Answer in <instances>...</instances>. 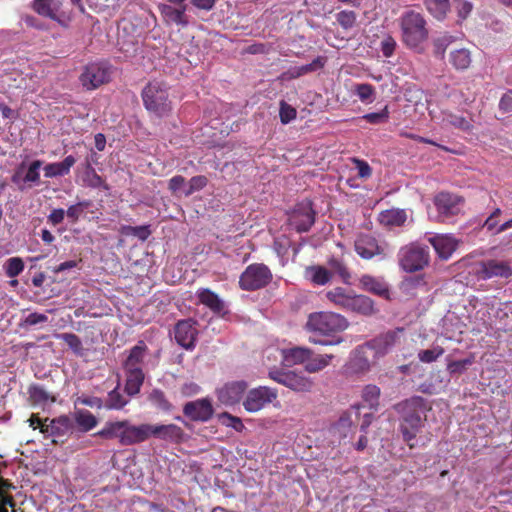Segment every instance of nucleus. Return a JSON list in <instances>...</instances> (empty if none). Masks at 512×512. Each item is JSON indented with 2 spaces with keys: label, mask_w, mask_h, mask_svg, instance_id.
Listing matches in <instances>:
<instances>
[{
  "label": "nucleus",
  "mask_w": 512,
  "mask_h": 512,
  "mask_svg": "<svg viewBox=\"0 0 512 512\" xmlns=\"http://www.w3.org/2000/svg\"><path fill=\"white\" fill-rule=\"evenodd\" d=\"M74 420L81 432H88L98 424V419L88 410L76 411L74 414Z\"/></svg>",
  "instance_id": "obj_42"
},
{
  "label": "nucleus",
  "mask_w": 512,
  "mask_h": 512,
  "mask_svg": "<svg viewBox=\"0 0 512 512\" xmlns=\"http://www.w3.org/2000/svg\"><path fill=\"white\" fill-rule=\"evenodd\" d=\"M445 350L441 346L433 347L432 349L421 350L418 353V358L423 363H432L444 354Z\"/></svg>",
  "instance_id": "obj_54"
},
{
  "label": "nucleus",
  "mask_w": 512,
  "mask_h": 512,
  "mask_svg": "<svg viewBox=\"0 0 512 512\" xmlns=\"http://www.w3.org/2000/svg\"><path fill=\"white\" fill-rule=\"evenodd\" d=\"M169 88L163 81H150L142 90L141 97L145 109L162 118L172 111V102L169 99Z\"/></svg>",
  "instance_id": "obj_3"
},
{
  "label": "nucleus",
  "mask_w": 512,
  "mask_h": 512,
  "mask_svg": "<svg viewBox=\"0 0 512 512\" xmlns=\"http://www.w3.org/2000/svg\"><path fill=\"white\" fill-rule=\"evenodd\" d=\"M208 184V178L204 175L193 176L189 182L188 187L183 191L186 197L192 195L195 192H198L204 189Z\"/></svg>",
  "instance_id": "obj_53"
},
{
  "label": "nucleus",
  "mask_w": 512,
  "mask_h": 512,
  "mask_svg": "<svg viewBox=\"0 0 512 512\" xmlns=\"http://www.w3.org/2000/svg\"><path fill=\"white\" fill-rule=\"evenodd\" d=\"M449 62L457 70H466L472 62L471 53L466 48L453 50L449 55Z\"/></svg>",
  "instance_id": "obj_39"
},
{
  "label": "nucleus",
  "mask_w": 512,
  "mask_h": 512,
  "mask_svg": "<svg viewBox=\"0 0 512 512\" xmlns=\"http://www.w3.org/2000/svg\"><path fill=\"white\" fill-rule=\"evenodd\" d=\"M76 158L68 155L61 162L49 163L44 166V175L47 178L62 177L70 173V169L75 165Z\"/></svg>",
  "instance_id": "obj_30"
},
{
  "label": "nucleus",
  "mask_w": 512,
  "mask_h": 512,
  "mask_svg": "<svg viewBox=\"0 0 512 512\" xmlns=\"http://www.w3.org/2000/svg\"><path fill=\"white\" fill-rule=\"evenodd\" d=\"M184 415L192 421L207 422L213 416L212 403L207 398L187 402L183 407Z\"/></svg>",
  "instance_id": "obj_13"
},
{
  "label": "nucleus",
  "mask_w": 512,
  "mask_h": 512,
  "mask_svg": "<svg viewBox=\"0 0 512 512\" xmlns=\"http://www.w3.org/2000/svg\"><path fill=\"white\" fill-rule=\"evenodd\" d=\"M422 427V420L420 416H409L408 418L401 419L400 432L404 442L407 443L410 449H414L416 444L413 442L420 432Z\"/></svg>",
  "instance_id": "obj_23"
},
{
  "label": "nucleus",
  "mask_w": 512,
  "mask_h": 512,
  "mask_svg": "<svg viewBox=\"0 0 512 512\" xmlns=\"http://www.w3.org/2000/svg\"><path fill=\"white\" fill-rule=\"evenodd\" d=\"M327 264L331 270L339 275L344 284H350L351 273L342 258L331 256Z\"/></svg>",
  "instance_id": "obj_46"
},
{
  "label": "nucleus",
  "mask_w": 512,
  "mask_h": 512,
  "mask_svg": "<svg viewBox=\"0 0 512 512\" xmlns=\"http://www.w3.org/2000/svg\"><path fill=\"white\" fill-rule=\"evenodd\" d=\"M354 247L356 253L365 260L372 259L384 252L377 239L369 234H360L355 240Z\"/></svg>",
  "instance_id": "obj_18"
},
{
  "label": "nucleus",
  "mask_w": 512,
  "mask_h": 512,
  "mask_svg": "<svg viewBox=\"0 0 512 512\" xmlns=\"http://www.w3.org/2000/svg\"><path fill=\"white\" fill-rule=\"evenodd\" d=\"M476 276L482 280L492 278L509 279L512 277V266L508 260L487 259L478 263Z\"/></svg>",
  "instance_id": "obj_11"
},
{
  "label": "nucleus",
  "mask_w": 512,
  "mask_h": 512,
  "mask_svg": "<svg viewBox=\"0 0 512 512\" xmlns=\"http://www.w3.org/2000/svg\"><path fill=\"white\" fill-rule=\"evenodd\" d=\"M353 294L343 287H335L326 293V298L336 307L348 311Z\"/></svg>",
  "instance_id": "obj_34"
},
{
  "label": "nucleus",
  "mask_w": 512,
  "mask_h": 512,
  "mask_svg": "<svg viewBox=\"0 0 512 512\" xmlns=\"http://www.w3.org/2000/svg\"><path fill=\"white\" fill-rule=\"evenodd\" d=\"M76 404H81L85 406H89L91 408L102 409L104 407V403L101 398L95 396H80L75 400Z\"/></svg>",
  "instance_id": "obj_62"
},
{
  "label": "nucleus",
  "mask_w": 512,
  "mask_h": 512,
  "mask_svg": "<svg viewBox=\"0 0 512 512\" xmlns=\"http://www.w3.org/2000/svg\"><path fill=\"white\" fill-rule=\"evenodd\" d=\"M4 270L7 277L15 278L24 270V262L20 257H11L5 262Z\"/></svg>",
  "instance_id": "obj_51"
},
{
  "label": "nucleus",
  "mask_w": 512,
  "mask_h": 512,
  "mask_svg": "<svg viewBox=\"0 0 512 512\" xmlns=\"http://www.w3.org/2000/svg\"><path fill=\"white\" fill-rule=\"evenodd\" d=\"M464 198L450 192H440L435 195L433 203L438 212V217L442 220L449 219L461 213Z\"/></svg>",
  "instance_id": "obj_10"
},
{
  "label": "nucleus",
  "mask_w": 512,
  "mask_h": 512,
  "mask_svg": "<svg viewBox=\"0 0 512 512\" xmlns=\"http://www.w3.org/2000/svg\"><path fill=\"white\" fill-rule=\"evenodd\" d=\"M396 46H397V43H396L395 39L392 36L387 35L381 41V51H382V54L385 57H391L394 54V52H395Z\"/></svg>",
  "instance_id": "obj_64"
},
{
  "label": "nucleus",
  "mask_w": 512,
  "mask_h": 512,
  "mask_svg": "<svg viewBox=\"0 0 512 512\" xmlns=\"http://www.w3.org/2000/svg\"><path fill=\"white\" fill-rule=\"evenodd\" d=\"M151 438V424L143 423L133 425L125 420L124 435L122 437V446H132L147 441Z\"/></svg>",
  "instance_id": "obj_16"
},
{
  "label": "nucleus",
  "mask_w": 512,
  "mask_h": 512,
  "mask_svg": "<svg viewBox=\"0 0 512 512\" xmlns=\"http://www.w3.org/2000/svg\"><path fill=\"white\" fill-rule=\"evenodd\" d=\"M430 263L429 247L417 242L409 243L400 248L398 264L407 273H414L425 269Z\"/></svg>",
  "instance_id": "obj_4"
},
{
  "label": "nucleus",
  "mask_w": 512,
  "mask_h": 512,
  "mask_svg": "<svg viewBox=\"0 0 512 512\" xmlns=\"http://www.w3.org/2000/svg\"><path fill=\"white\" fill-rule=\"evenodd\" d=\"M429 242L435 249L439 258L443 260H448L456 251L458 246V241L454 237L448 235H436L429 238Z\"/></svg>",
  "instance_id": "obj_24"
},
{
  "label": "nucleus",
  "mask_w": 512,
  "mask_h": 512,
  "mask_svg": "<svg viewBox=\"0 0 512 512\" xmlns=\"http://www.w3.org/2000/svg\"><path fill=\"white\" fill-rule=\"evenodd\" d=\"M111 77L110 66L105 62H92L83 67L79 76L82 87L88 91L95 90L108 83Z\"/></svg>",
  "instance_id": "obj_8"
},
{
  "label": "nucleus",
  "mask_w": 512,
  "mask_h": 512,
  "mask_svg": "<svg viewBox=\"0 0 512 512\" xmlns=\"http://www.w3.org/2000/svg\"><path fill=\"white\" fill-rule=\"evenodd\" d=\"M312 355L313 350L308 347L295 346L282 350L283 361L288 365H305Z\"/></svg>",
  "instance_id": "obj_29"
},
{
  "label": "nucleus",
  "mask_w": 512,
  "mask_h": 512,
  "mask_svg": "<svg viewBox=\"0 0 512 512\" xmlns=\"http://www.w3.org/2000/svg\"><path fill=\"white\" fill-rule=\"evenodd\" d=\"M272 272L262 263H253L246 267L239 278V287L244 291H255L267 286L272 280Z\"/></svg>",
  "instance_id": "obj_7"
},
{
  "label": "nucleus",
  "mask_w": 512,
  "mask_h": 512,
  "mask_svg": "<svg viewBox=\"0 0 512 512\" xmlns=\"http://www.w3.org/2000/svg\"><path fill=\"white\" fill-rule=\"evenodd\" d=\"M73 428V419L68 415H60L56 418L49 419L48 424L41 426V433L45 436L60 438L71 433Z\"/></svg>",
  "instance_id": "obj_17"
},
{
  "label": "nucleus",
  "mask_w": 512,
  "mask_h": 512,
  "mask_svg": "<svg viewBox=\"0 0 512 512\" xmlns=\"http://www.w3.org/2000/svg\"><path fill=\"white\" fill-rule=\"evenodd\" d=\"M348 311L361 314L364 316H370L375 313L374 301L362 294H353Z\"/></svg>",
  "instance_id": "obj_32"
},
{
  "label": "nucleus",
  "mask_w": 512,
  "mask_h": 512,
  "mask_svg": "<svg viewBox=\"0 0 512 512\" xmlns=\"http://www.w3.org/2000/svg\"><path fill=\"white\" fill-rule=\"evenodd\" d=\"M306 277L318 286H324L332 279V273L327 268L321 265H312L305 270Z\"/></svg>",
  "instance_id": "obj_37"
},
{
  "label": "nucleus",
  "mask_w": 512,
  "mask_h": 512,
  "mask_svg": "<svg viewBox=\"0 0 512 512\" xmlns=\"http://www.w3.org/2000/svg\"><path fill=\"white\" fill-rule=\"evenodd\" d=\"M407 215L404 210L391 209L383 211L379 216V221L384 226H401L405 223Z\"/></svg>",
  "instance_id": "obj_40"
},
{
  "label": "nucleus",
  "mask_w": 512,
  "mask_h": 512,
  "mask_svg": "<svg viewBox=\"0 0 512 512\" xmlns=\"http://www.w3.org/2000/svg\"><path fill=\"white\" fill-rule=\"evenodd\" d=\"M148 400L154 407L161 411L170 412L173 409L172 403L160 389H153L148 396Z\"/></svg>",
  "instance_id": "obj_47"
},
{
  "label": "nucleus",
  "mask_w": 512,
  "mask_h": 512,
  "mask_svg": "<svg viewBox=\"0 0 512 512\" xmlns=\"http://www.w3.org/2000/svg\"><path fill=\"white\" fill-rule=\"evenodd\" d=\"M442 123L463 132H470L473 129L472 120L470 118L448 110L442 112Z\"/></svg>",
  "instance_id": "obj_33"
},
{
  "label": "nucleus",
  "mask_w": 512,
  "mask_h": 512,
  "mask_svg": "<svg viewBox=\"0 0 512 512\" xmlns=\"http://www.w3.org/2000/svg\"><path fill=\"white\" fill-rule=\"evenodd\" d=\"M327 62V58L325 56H318L311 63L290 68L288 71L282 73V79H296L303 75L318 71L324 68Z\"/></svg>",
  "instance_id": "obj_27"
},
{
  "label": "nucleus",
  "mask_w": 512,
  "mask_h": 512,
  "mask_svg": "<svg viewBox=\"0 0 512 512\" xmlns=\"http://www.w3.org/2000/svg\"><path fill=\"white\" fill-rule=\"evenodd\" d=\"M381 390L377 385L368 384L362 389V400L366 405L373 410H377L379 406V399Z\"/></svg>",
  "instance_id": "obj_44"
},
{
  "label": "nucleus",
  "mask_w": 512,
  "mask_h": 512,
  "mask_svg": "<svg viewBox=\"0 0 512 512\" xmlns=\"http://www.w3.org/2000/svg\"><path fill=\"white\" fill-rule=\"evenodd\" d=\"M158 9L166 23L176 24L182 28L189 25V19L186 15L187 5L183 4L179 8H176L172 5L160 4Z\"/></svg>",
  "instance_id": "obj_21"
},
{
  "label": "nucleus",
  "mask_w": 512,
  "mask_h": 512,
  "mask_svg": "<svg viewBox=\"0 0 512 512\" xmlns=\"http://www.w3.org/2000/svg\"><path fill=\"white\" fill-rule=\"evenodd\" d=\"M359 284L361 289L364 291L383 297L385 299H389L390 297L389 286L383 278L364 274L360 277Z\"/></svg>",
  "instance_id": "obj_22"
},
{
  "label": "nucleus",
  "mask_w": 512,
  "mask_h": 512,
  "mask_svg": "<svg viewBox=\"0 0 512 512\" xmlns=\"http://www.w3.org/2000/svg\"><path fill=\"white\" fill-rule=\"evenodd\" d=\"M91 202L88 200L78 202L74 205L68 207L66 214L69 219H71L72 223L78 221L79 217L84 213V211L90 207Z\"/></svg>",
  "instance_id": "obj_55"
},
{
  "label": "nucleus",
  "mask_w": 512,
  "mask_h": 512,
  "mask_svg": "<svg viewBox=\"0 0 512 512\" xmlns=\"http://www.w3.org/2000/svg\"><path fill=\"white\" fill-rule=\"evenodd\" d=\"M315 211L311 202L301 203L294 210L292 222L298 232H307L315 222Z\"/></svg>",
  "instance_id": "obj_19"
},
{
  "label": "nucleus",
  "mask_w": 512,
  "mask_h": 512,
  "mask_svg": "<svg viewBox=\"0 0 512 512\" xmlns=\"http://www.w3.org/2000/svg\"><path fill=\"white\" fill-rule=\"evenodd\" d=\"M247 388L244 380L227 382L217 390V398L224 405H234L242 400Z\"/></svg>",
  "instance_id": "obj_14"
},
{
  "label": "nucleus",
  "mask_w": 512,
  "mask_h": 512,
  "mask_svg": "<svg viewBox=\"0 0 512 512\" xmlns=\"http://www.w3.org/2000/svg\"><path fill=\"white\" fill-rule=\"evenodd\" d=\"M356 95L362 102L372 101V96L375 93V89L371 84L362 83L358 84L355 89Z\"/></svg>",
  "instance_id": "obj_59"
},
{
  "label": "nucleus",
  "mask_w": 512,
  "mask_h": 512,
  "mask_svg": "<svg viewBox=\"0 0 512 512\" xmlns=\"http://www.w3.org/2000/svg\"><path fill=\"white\" fill-rule=\"evenodd\" d=\"M374 353L366 343L357 346L349 356L348 361L343 366V374L347 378L359 379L370 372L375 364Z\"/></svg>",
  "instance_id": "obj_6"
},
{
  "label": "nucleus",
  "mask_w": 512,
  "mask_h": 512,
  "mask_svg": "<svg viewBox=\"0 0 512 512\" xmlns=\"http://www.w3.org/2000/svg\"><path fill=\"white\" fill-rule=\"evenodd\" d=\"M197 322L191 318L179 320L174 327V338L178 345L186 350L195 347L198 330Z\"/></svg>",
  "instance_id": "obj_12"
},
{
  "label": "nucleus",
  "mask_w": 512,
  "mask_h": 512,
  "mask_svg": "<svg viewBox=\"0 0 512 512\" xmlns=\"http://www.w3.org/2000/svg\"><path fill=\"white\" fill-rule=\"evenodd\" d=\"M348 327L349 321L343 315L332 311H318L308 315L304 330L310 334V343L335 346L344 341L340 334Z\"/></svg>",
  "instance_id": "obj_1"
},
{
  "label": "nucleus",
  "mask_w": 512,
  "mask_h": 512,
  "mask_svg": "<svg viewBox=\"0 0 512 512\" xmlns=\"http://www.w3.org/2000/svg\"><path fill=\"white\" fill-rule=\"evenodd\" d=\"M395 411L403 418L409 416H420L425 409V399L421 396H414L394 405Z\"/></svg>",
  "instance_id": "obj_26"
},
{
  "label": "nucleus",
  "mask_w": 512,
  "mask_h": 512,
  "mask_svg": "<svg viewBox=\"0 0 512 512\" xmlns=\"http://www.w3.org/2000/svg\"><path fill=\"white\" fill-rule=\"evenodd\" d=\"M42 166L41 160H34L28 167V170L25 174L24 181L25 182H33L37 183L40 179L39 168Z\"/></svg>",
  "instance_id": "obj_60"
},
{
  "label": "nucleus",
  "mask_w": 512,
  "mask_h": 512,
  "mask_svg": "<svg viewBox=\"0 0 512 512\" xmlns=\"http://www.w3.org/2000/svg\"><path fill=\"white\" fill-rule=\"evenodd\" d=\"M428 12L437 20H443L450 8V0H424Z\"/></svg>",
  "instance_id": "obj_43"
},
{
  "label": "nucleus",
  "mask_w": 512,
  "mask_h": 512,
  "mask_svg": "<svg viewBox=\"0 0 512 512\" xmlns=\"http://www.w3.org/2000/svg\"><path fill=\"white\" fill-rule=\"evenodd\" d=\"M222 423L228 427L233 428L237 432H241L244 429V424L239 417L233 416L228 412H223L220 415Z\"/></svg>",
  "instance_id": "obj_58"
},
{
  "label": "nucleus",
  "mask_w": 512,
  "mask_h": 512,
  "mask_svg": "<svg viewBox=\"0 0 512 512\" xmlns=\"http://www.w3.org/2000/svg\"><path fill=\"white\" fill-rule=\"evenodd\" d=\"M64 341L68 347L78 356L83 355V347L81 339L74 333H61L56 336Z\"/></svg>",
  "instance_id": "obj_50"
},
{
  "label": "nucleus",
  "mask_w": 512,
  "mask_h": 512,
  "mask_svg": "<svg viewBox=\"0 0 512 512\" xmlns=\"http://www.w3.org/2000/svg\"><path fill=\"white\" fill-rule=\"evenodd\" d=\"M125 420L107 422L104 427L96 433L97 436L104 439L117 438L122 445V437L124 435Z\"/></svg>",
  "instance_id": "obj_38"
},
{
  "label": "nucleus",
  "mask_w": 512,
  "mask_h": 512,
  "mask_svg": "<svg viewBox=\"0 0 512 512\" xmlns=\"http://www.w3.org/2000/svg\"><path fill=\"white\" fill-rule=\"evenodd\" d=\"M472 362L473 360L470 358L452 361L448 363L447 370L450 374H460L465 371L466 368L472 364Z\"/></svg>",
  "instance_id": "obj_63"
},
{
  "label": "nucleus",
  "mask_w": 512,
  "mask_h": 512,
  "mask_svg": "<svg viewBox=\"0 0 512 512\" xmlns=\"http://www.w3.org/2000/svg\"><path fill=\"white\" fill-rule=\"evenodd\" d=\"M356 13L354 11L343 10L336 15L337 22L345 29H351L356 23Z\"/></svg>",
  "instance_id": "obj_56"
},
{
  "label": "nucleus",
  "mask_w": 512,
  "mask_h": 512,
  "mask_svg": "<svg viewBox=\"0 0 512 512\" xmlns=\"http://www.w3.org/2000/svg\"><path fill=\"white\" fill-rule=\"evenodd\" d=\"M334 358L332 354H317L312 355L309 360H307L304 369L308 373H317L325 369Z\"/></svg>",
  "instance_id": "obj_41"
},
{
  "label": "nucleus",
  "mask_w": 512,
  "mask_h": 512,
  "mask_svg": "<svg viewBox=\"0 0 512 512\" xmlns=\"http://www.w3.org/2000/svg\"><path fill=\"white\" fill-rule=\"evenodd\" d=\"M278 397V391L268 386H259L249 390L243 400L247 412L255 413L272 403Z\"/></svg>",
  "instance_id": "obj_9"
},
{
  "label": "nucleus",
  "mask_w": 512,
  "mask_h": 512,
  "mask_svg": "<svg viewBox=\"0 0 512 512\" xmlns=\"http://www.w3.org/2000/svg\"><path fill=\"white\" fill-rule=\"evenodd\" d=\"M455 37L444 33L436 37L432 42L433 54L439 59H444L447 48L455 41Z\"/></svg>",
  "instance_id": "obj_45"
},
{
  "label": "nucleus",
  "mask_w": 512,
  "mask_h": 512,
  "mask_svg": "<svg viewBox=\"0 0 512 512\" xmlns=\"http://www.w3.org/2000/svg\"><path fill=\"white\" fill-rule=\"evenodd\" d=\"M401 41L409 49L420 51L429 37V29L424 15L414 10L404 12L399 18Z\"/></svg>",
  "instance_id": "obj_2"
},
{
  "label": "nucleus",
  "mask_w": 512,
  "mask_h": 512,
  "mask_svg": "<svg viewBox=\"0 0 512 512\" xmlns=\"http://www.w3.org/2000/svg\"><path fill=\"white\" fill-rule=\"evenodd\" d=\"M127 403L128 400L123 397V395L119 392L118 387H116L108 393V398L104 404V407L106 409L120 410Z\"/></svg>",
  "instance_id": "obj_49"
},
{
  "label": "nucleus",
  "mask_w": 512,
  "mask_h": 512,
  "mask_svg": "<svg viewBox=\"0 0 512 512\" xmlns=\"http://www.w3.org/2000/svg\"><path fill=\"white\" fill-rule=\"evenodd\" d=\"M403 329L388 331L373 340L366 342L374 353L373 358L387 354L400 340Z\"/></svg>",
  "instance_id": "obj_15"
},
{
  "label": "nucleus",
  "mask_w": 512,
  "mask_h": 512,
  "mask_svg": "<svg viewBox=\"0 0 512 512\" xmlns=\"http://www.w3.org/2000/svg\"><path fill=\"white\" fill-rule=\"evenodd\" d=\"M185 433L176 424H151V437L172 443H181Z\"/></svg>",
  "instance_id": "obj_20"
},
{
  "label": "nucleus",
  "mask_w": 512,
  "mask_h": 512,
  "mask_svg": "<svg viewBox=\"0 0 512 512\" xmlns=\"http://www.w3.org/2000/svg\"><path fill=\"white\" fill-rule=\"evenodd\" d=\"M453 9L457 14L458 23L463 22L468 18L473 10V4L467 0H453Z\"/></svg>",
  "instance_id": "obj_52"
},
{
  "label": "nucleus",
  "mask_w": 512,
  "mask_h": 512,
  "mask_svg": "<svg viewBox=\"0 0 512 512\" xmlns=\"http://www.w3.org/2000/svg\"><path fill=\"white\" fill-rule=\"evenodd\" d=\"M363 119H365L367 122H369L371 124L384 123L389 119L388 108L385 107L381 112H372V113L365 114L363 116Z\"/></svg>",
  "instance_id": "obj_61"
},
{
  "label": "nucleus",
  "mask_w": 512,
  "mask_h": 512,
  "mask_svg": "<svg viewBox=\"0 0 512 512\" xmlns=\"http://www.w3.org/2000/svg\"><path fill=\"white\" fill-rule=\"evenodd\" d=\"M147 352L148 347L145 342L142 340L138 341V343L129 350L128 356L123 362V368L142 369V364Z\"/></svg>",
  "instance_id": "obj_28"
},
{
  "label": "nucleus",
  "mask_w": 512,
  "mask_h": 512,
  "mask_svg": "<svg viewBox=\"0 0 512 512\" xmlns=\"http://www.w3.org/2000/svg\"><path fill=\"white\" fill-rule=\"evenodd\" d=\"M297 116V111L284 100L280 101L279 117L282 124H288Z\"/></svg>",
  "instance_id": "obj_57"
},
{
  "label": "nucleus",
  "mask_w": 512,
  "mask_h": 512,
  "mask_svg": "<svg viewBox=\"0 0 512 512\" xmlns=\"http://www.w3.org/2000/svg\"><path fill=\"white\" fill-rule=\"evenodd\" d=\"M268 377L297 393L311 392L315 385L312 378L298 370L274 367L269 370Z\"/></svg>",
  "instance_id": "obj_5"
},
{
  "label": "nucleus",
  "mask_w": 512,
  "mask_h": 512,
  "mask_svg": "<svg viewBox=\"0 0 512 512\" xmlns=\"http://www.w3.org/2000/svg\"><path fill=\"white\" fill-rule=\"evenodd\" d=\"M199 303L208 307L212 312L220 314L223 312L225 305L220 297L208 288H201L197 291Z\"/></svg>",
  "instance_id": "obj_31"
},
{
  "label": "nucleus",
  "mask_w": 512,
  "mask_h": 512,
  "mask_svg": "<svg viewBox=\"0 0 512 512\" xmlns=\"http://www.w3.org/2000/svg\"><path fill=\"white\" fill-rule=\"evenodd\" d=\"M29 403L32 406L45 405L48 402L54 403L56 397L51 395L46 389L39 384H32L28 388Z\"/></svg>",
  "instance_id": "obj_36"
},
{
  "label": "nucleus",
  "mask_w": 512,
  "mask_h": 512,
  "mask_svg": "<svg viewBox=\"0 0 512 512\" xmlns=\"http://www.w3.org/2000/svg\"><path fill=\"white\" fill-rule=\"evenodd\" d=\"M119 233L123 236H134L140 239L141 241H146L151 235V230L149 225H141V226H130V225H122L119 228Z\"/></svg>",
  "instance_id": "obj_48"
},
{
  "label": "nucleus",
  "mask_w": 512,
  "mask_h": 512,
  "mask_svg": "<svg viewBox=\"0 0 512 512\" xmlns=\"http://www.w3.org/2000/svg\"><path fill=\"white\" fill-rule=\"evenodd\" d=\"M62 7L60 0H33L31 8L38 15L54 20L62 24L58 12Z\"/></svg>",
  "instance_id": "obj_25"
},
{
  "label": "nucleus",
  "mask_w": 512,
  "mask_h": 512,
  "mask_svg": "<svg viewBox=\"0 0 512 512\" xmlns=\"http://www.w3.org/2000/svg\"><path fill=\"white\" fill-rule=\"evenodd\" d=\"M126 373L125 392L134 396L140 392L145 375L143 369H124Z\"/></svg>",
  "instance_id": "obj_35"
}]
</instances>
